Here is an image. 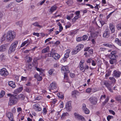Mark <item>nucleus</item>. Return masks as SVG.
Here are the masks:
<instances>
[{"instance_id": "nucleus-9", "label": "nucleus", "mask_w": 121, "mask_h": 121, "mask_svg": "<svg viewBox=\"0 0 121 121\" xmlns=\"http://www.w3.org/2000/svg\"><path fill=\"white\" fill-rule=\"evenodd\" d=\"M74 115L75 118L78 119V120H81V121H86L84 117L80 114L75 113H74Z\"/></svg>"}, {"instance_id": "nucleus-64", "label": "nucleus", "mask_w": 121, "mask_h": 121, "mask_svg": "<svg viewBox=\"0 0 121 121\" xmlns=\"http://www.w3.org/2000/svg\"><path fill=\"white\" fill-rule=\"evenodd\" d=\"M99 22L101 24V26H103L105 23V22L103 20H101L99 21Z\"/></svg>"}, {"instance_id": "nucleus-16", "label": "nucleus", "mask_w": 121, "mask_h": 121, "mask_svg": "<svg viewBox=\"0 0 121 121\" xmlns=\"http://www.w3.org/2000/svg\"><path fill=\"white\" fill-rule=\"evenodd\" d=\"M82 109L86 114H88L90 113L89 110L86 108V105L84 104H82Z\"/></svg>"}, {"instance_id": "nucleus-53", "label": "nucleus", "mask_w": 121, "mask_h": 121, "mask_svg": "<svg viewBox=\"0 0 121 121\" xmlns=\"http://www.w3.org/2000/svg\"><path fill=\"white\" fill-rule=\"evenodd\" d=\"M5 59V56L1 54L0 56V59L2 61L4 60Z\"/></svg>"}, {"instance_id": "nucleus-55", "label": "nucleus", "mask_w": 121, "mask_h": 121, "mask_svg": "<svg viewBox=\"0 0 121 121\" xmlns=\"http://www.w3.org/2000/svg\"><path fill=\"white\" fill-rule=\"evenodd\" d=\"M54 71V69H50L48 71L49 74L50 75H51Z\"/></svg>"}, {"instance_id": "nucleus-40", "label": "nucleus", "mask_w": 121, "mask_h": 121, "mask_svg": "<svg viewBox=\"0 0 121 121\" xmlns=\"http://www.w3.org/2000/svg\"><path fill=\"white\" fill-rule=\"evenodd\" d=\"M91 91H92V88H87L86 90V92L88 93H90Z\"/></svg>"}, {"instance_id": "nucleus-50", "label": "nucleus", "mask_w": 121, "mask_h": 121, "mask_svg": "<svg viewBox=\"0 0 121 121\" xmlns=\"http://www.w3.org/2000/svg\"><path fill=\"white\" fill-rule=\"evenodd\" d=\"M35 68L36 69L37 71L40 72H41L43 71V69H42L38 68L36 66L35 67Z\"/></svg>"}, {"instance_id": "nucleus-45", "label": "nucleus", "mask_w": 121, "mask_h": 121, "mask_svg": "<svg viewBox=\"0 0 121 121\" xmlns=\"http://www.w3.org/2000/svg\"><path fill=\"white\" fill-rule=\"evenodd\" d=\"M88 38V36L86 35H83V37H81V39H82V40L85 41Z\"/></svg>"}, {"instance_id": "nucleus-43", "label": "nucleus", "mask_w": 121, "mask_h": 121, "mask_svg": "<svg viewBox=\"0 0 121 121\" xmlns=\"http://www.w3.org/2000/svg\"><path fill=\"white\" fill-rule=\"evenodd\" d=\"M58 12H56L55 14V17H61L62 16V14L61 13H59L57 15V14H58Z\"/></svg>"}, {"instance_id": "nucleus-35", "label": "nucleus", "mask_w": 121, "mask_h": 121, "mask_svg": "<svg viewBox=\"0 0 121 121\" xmlns=\"http://www.w3.org/2000/svg\"><path fill=\"white\" fill-rule=\"evenodd\" d=\"M18 43V41H14V42L13 43L11 44V45L13 47H15L16 48V47Z\"/></svg>"}, {"instance_id": "nucleus-4", "label": "nucleus", "mask_w": 121, "mask_h": 121, "mask_svg": "<svg viewBox=\"0 0 121 121\" xmlns=\"http://www.w3.org/2000/svg\"><path fill=\"white\" fill-rule=\"evenodd\" d=\"M48 56L49 57L52 56L55 60H57L60 57V56L58 53H54L51 51V53H48Z\"/></svg>"}, {"instance_id": "nucleus-1", "label": "nucleus", "mask_w": 121, "mask_h": 121, "mask_svg": "<svg viewBox=\"0 0 121 121\" xmlns=\"http://www.w3.org/2000/svg\"><path fill=\"white\" fill-rule=\"evenodd\" d=\"M7 95L8 96L10 97L8 103L9 105L11 106L16 104L18 101V95L9 93L7 94Z\"/></svg>"}, {"instance_id": "nucleus-31", "label": "nucleus", "mask_w": 121, "mask_h": 121, "mask_svg": "<svg viewBox=\"0 0 121 121\" xmlns=\"http://www.w3.org/2000/svg\"><path fill=\"white\" fill-rule=\"evenodd\" d=\"M56 9L57 7L56 6L54 5L51 8L50 10V11L52 13L53 11L56 10Z\"/></svg>"}, {"instance_id": "nucleus-24", "label": "nucleus", "mask_w": 121, "mask_h": 121, "mask_svg": "<svg viewBox=\"0 0 121 121\" xmlns=\"http://www.w3.org/2000/svg\"><path fill=\"white\" fill-rule=\"evenodd\" d=\"M32 25L34 26H37L40 28H41L42 27V26H41L39 25V22H35L33 23Z\"/></svg>"}, {"instance_id": "nucleus-11", "label": "nucleus", "mask_w": 121, "mask_h": 121, "mask_svg": "<svg viewBox=\"0 0 121 121\" xmlns=\"http://www.w3.org/2000/svg\"><path fill=\"white\" fill-rule=\"evenodd\" d=\"M104 85L107 87L108 90L112 93L113 92V91L112 89V86L111 85L107 82H105L104 83Z\"/></svg>"}, {"instance_id": "nucleus-54", "label": "nucleus", "mask_w": 121, "mask_h": 121, "mask_svg": "<svg viewBox=\"0 0 121 121\" xmlns=\"http://www.w3.org/2000/svg\"><path fill=\"white\" fill-rule=\"evenodd\" d=\"M58 25L59 27V30H61L63 29V27L62 26L61 24L59 22L58 23Z\"/></svg>"}, {"instance_id": "nucleus-37", "label": "nucleus", "mask_w": 121, "mask_h": 121, "mask_svg": "<svg viewBox=\"0 0 121 121\" xmlns=\"http://www.w3.org/2000/svg\"><path fill=\"white\" fill-rule=\"evenodd\" d=\"M13 48H12L10 47L8 51V53L9 54L11 53L12 52H14L15 50Z\"/></svg>"}, {"instance_id": "nucleus-42", "label": "nucleus", "mask_w": 121, "mask_h": 121, "mask_svg": "<svg viewBox=\"0 0 121 121\" xmlns=\"http://www.w3.org/2000/svg\"><path fill=\"white\" fill-rule=\"evenodd\" d=\"M6 36H7L6 34H4V35L1 38V42H3L6 39Z\"/></svg>"}, {"instance_id": "nucleus-19", "label": "nucleus", "mask_w": 121, "mask_h": 121, "mask_svg": "<svg viewBox=\"0 0 121 121\" xmlns=\"http://www.w3.org/2000/svg\"><path fill=\"white\" fill-rule=\"evenodd\" d=\"M7 48V45L4 44L0 47V51L2 52L5 51Z\"/></svg>"}, {"instance_id": "nucleus-3", "label": "nucleus", "mask_w": 121, "mask_h": 121, "mask_svg": "<svg viewBox=\"0 0 121 121\" xmlns=\"http://www.w3.org/2000/svg\"><path fill=\"white\" fill-rule=\"evenodd\" d=\"M57 86L56 83L55 82H52L50 85L49 90L50 91H52V90H53L55 91L54 92H55L57 91Z\"/></svg>"}, {"instance_id": "nucleus-20", "label": "nucleus", "mask_w": 121, "mask_h": 121, "mask_svg": "<svg viewBox=\"0 0 121 121\" xmlns=\"http://www.w3.org/2000/svg\"><path fill=\"white\" fill-rule=\"evenodd\" d=\"M84 47V45L82 44H79L76 46V49L79 52Z\"/></svg>"}, {"instance_id": "nucleus-17", "label": "nucleus", "mask_w": 121, "mask_h": 121, "mask_svg": "<svg viewBox=\"0 0 121 121\" xmlns=\"http://www.w3.org/2000/svg\"><path fill=\"white\" fill-rule=\"evenodd\" d=\"M113 76L116 77L117 78L119 77L121 75V72L119 71L116 70L114 71L113 73Z\"/></svg>"}, {"instance_id": "nucleus-23", "label": "nucleus", "mask_w": 121, "mask_h": 121, "mask_svg": "<svg viewBox=\"0 0 121 121\" xmlns=\"http://www.w3.org/2000/svg\"><path fill=\"white\" fill-rule=\"evenodd\" d=\"M8 84L9 86L12 87L13 88H15L16 86L15 83L12 81H10L9 82Z\"/></svg>"}, {"instance_id": "nucleus-46", "label": "nucleus", "mask_w": 121, "mask_h": 121, "mask_svg": "<svg viewBox=\"0 0 121 121\" xmlns=\"http://www.w3.org/2000/svg\"><path fill=\"white\" fill-rule=\"evenodd\" d=\"M78 51L76 49L75 50H73L72 52V54L73 55H75L76 54Z\"/></svg>"}, {"instance_id": "nucleus-38", "label": "nucleus", "mask_w": 121, "mask_h": 121, "mask_svg": "<svg viewBox=\"0 0 121 121\" xmlns=\"http://www.w3.org/2000/svg\"><path fill=\"white\" fill-rule=\"evenodd\" d=\"M109 79L113 83H114L116 82V79L113 77H110L109 78Z\"/></svg>"}, {"instance_id": "nucleus-47", "label": "nucleus", "mask_w": 121, "mask_h": 121, "mask_svg": "<svg viewBox=\"0 0 121 121\" xmlns=\"http://www.w3.org/2000/svg\"><path fill=\"white\" fill-rule=\"evenodd\" d=\"M116 61V59H111L110 60V62L111 64H113L114 62Z\"/></svg>"}, {"instance_id": "nucleus-58", "label": "nucleus", "mask_w": 121, "mask_h": 121, "mask_svg": "<svg viewBox=\"0 0 121 121\" xmlns=\"http://www.w3.org/2000/svg\"><path fill=\"white\" fill-rule=\"evenodd\" d=\"M86 5L90 7L89 8L91 9H93L94 8V7L92 6V5L89 4H86Z\"/></svg>"}, {"instance_id": "nucleus-15", "label": "nucleus", "mask_w": 121, "mask_h": 121, "mask_svg": "<svg viewBox=\"0 0 121 121\" xmlns=\"http://www.w3.org/2000/svg\"><path fill=\"white\" fill-rule=\"evenodd\" d=\"M6 115L10 121H14L13 115L11 112H8L6 113Z\"/></svg>"}, {"instance_id": "nucleus-2", "label": "nucleus", "mask_w": 121, "mask_h": 121, "mask_svg": "<svg viewBox=\"0 0 121 121\" xmlns=\"http://www.w3.org/2000/svg\"><path fill=\"white\" fill-rule=\"evenodd\" d=\"M16 33L14 31H9L7 33L6 39L8 41H11L16 36Z\"/></svg>"}, {"instance_id": "nucleus-5", "label": "nucleus", "mask_w": 121, "mask_h": 121, "mask_svg": "<svg viewBox=\"0 0 121 121\" xmlns=\"http://www.w3.org/2000/svg\"><path fill=\"white\" fill-rule=\"evenodd\" d=\"M0 74L2 76L5 77L8 75L9 73L5 68H3L0 70Z\"/></svg>"}, {"instance_id": "nucleus-8", "label": "nucleus", "mask_w": 121, "mask_h": 121, "mask_svg": "<svg viewBox=\"0 0 121 121\" xmlns=\"http://www.w3.org/2000/svg\"><path fill=\"white\" fill-rule=\"evenodd\" d=\"M80 11H76L74 13L76 15L72 19V22H75L80 17Z\"/></svg>"}, {"instance_id": "nucleus-21", "label": "nucleus", "mask_w": 121, "mask_h": 121, "mask_svg": "<svg viewBox=\"0 0 121 121\" xmlns=\"http://www.w3.org/2000/svg\"><path fill=\"white\" fill-rule=\"evenodd\" d=\"M34 77L35 78H36L38 81H41L42 79V77L40 76L38 73L35 74Z\"/></svg>"}, {"instance_id": "nucleus-56", "label": "nucleus", "mask_w": 121, "mask_h": 121, "mask_svg": "<svg viewBox=\"0 0 121 121\" xmlns=\"http://www.w3.org/2000/svg\"><path fill=\"white\" fill-rule=\"evenodd\" d=\"M117 26L118 30H121V22L118 24Z\"/></svg>"}, {"instance_id": "nucleus-34", "label": "nucleus", "mask_w": 121, "mask_h": 121, "mask_svg": "<svg viewBox=\"0 0 121 121\" xmlns=\"http://www.w3.org/2000/svg\"><path fill=\"white\" fill-rule=\"evenodd\" d=\"M103 45L104 46H107L109 48H113L114 47V46L109 43H104L103 44Z\"/></svg>"}, {"instance_id": "nucleus-22", "label": "nucleus", "mask_w": 121, "mask_h": 121, "mask_svg": "<svg viewBox=\"0 0 121 121\" xmlns=\"http://www.w3.org/2000/svg\"><path fill=\"white\" fill-rule=\"evenodd\" d=\"M23 23V21L20 20L16 22L15 23V24L17 26L21 27Z\"/></svg>"}, {"instance_id": "nucleus-7", "label": "nucleus", "mask_w": 121, "mask_h": 121, "mask_svg": "<svg viewBox=\"0 0 121 121\" xmlns=\"http://www.w3.org/2000/svg\"><path fill=\"white\" fill-rule=\"evenodd\" d=\"M117 51H112L111 53L109 55V57L111 59H116L118 57L116 55Z\"/></svg>"}, {"instance_id": "nucleus-13", "label": "nucleus", "mask_w": 121, "mask_h": 121, "mask_svg": "<svg viewBox=\"0 0 121 121\" xmlns=\"http://www.w3.org/2000/svg\"><path fill=\"white\" fill-rule=\"evenodd\" d=\"M61 71L62 72L64 73H68L69 72V68L67 66H63L61 68Z\"/></svg>"}, {"instance_id": "nucleus-10", "label": "nucleus", "mask_w": 121, "mask_h": 121, "mask_svg": "<svg viewBox=\"0 0 121 121\" xmlns=\"http://www.w3.org/2000/svg\"><path fill=\"white\" fill-rule=\"evenodd\" d=\"M33 108L35 111L38 112L40 111L42 109L40 105L37 104H35L33 105Z\"/></svg>"}, {"instance_id": "nucleus-18", "label": "nucleus", "mask_w": 121, "mask_h": 121, "mask_svg": "<svg viewBox=\"0 0 121 121\" xmlns=\"http://www.w3.org/2000/svg\"><path fill=\"white\" fill-rule=\"evenodd\" d=\"M84 62V60H81L80 62L79 67L81 70H82L84 69V67L83 66V64Z\"/></svg>"}, {"instance_id": "nucleus-30", "label": "nucleus", "mask_w": 121, "mask_h": 121, "mask_svg": "<svg viewBox=\"0 0 121 121\" xmlns=\"http://www.w3.org/2000/svg\"><path fill=\"white\" fill-rule=\"evenodd\" d=\"M100 3H98V4H96V5L94 7V8L95 9V10L98 11L99 9V8L100 7V6L99 5Z\"/></svg>"}, {"instance_id": "nucleus-39", "label": "nucleus", "mask_w": 121, "mask_h": 121, "mask_svg": "<svg viewBox=\"0 0 121 121\" xmlns=\"http://www.w3.org/2000/svg\"><path fill=\"white\" fill-rule=\"evenodd\" d=\"M69 116V114L67 112L64 113L62 114L61 116L62 118H64L65 116Z\"/></svg>"}, {"instance_id": "nucleus-27", "label": "nucleus", "mask_w": 121, "mask_h": 121, "mask_svg": "<svg viewBox=\"0 0 121 121\" xmlns=\"http://www.w3.org/2000/svg\"><path fill=\"white\" fill-rule=\"evenodd\" d=\"M49 50V46H47L46 48L43 49L42 51V53H45L48 52Z\"/></svg>"}, {"instance_id": "nucleus-52", "label": "nucleus", "mask_w": 121, "mask_h": 121, "mask_svg": "<svg viewBox=\"0 0 121 121\" xmlns=\"http://www.w3.org/2000/svg\"><path fill=\"white\" fill-rule=\"evenodd\" d=\"M27 79V77H24L23 76H22L21 77V80L22 81H26Z\"/></svg>"}, {"instance_id": "nucleus-44", "label": "nucleus", "mask_w": 121, "mask_h": 121, "mask_svg": "<svg viewBox=\"0 0 121 121\" xmlns=\"http://www.w3.org/2000/svg\"><path fill=\"white\" fill-rule=\"evenodd\" d=\"M47 112V110L46 108H44L43 110L42 113L44 115H45L46 114Z\"/></svg>"}, {"instance_id": "nucleus-57", "label": "nucleus", "mask_w": 121, "mask_h": 121, "mask_svg": "<svg viewBox=\"0 0 121 121\" xmlns=\"http://www.w3.org/2000/svg\"><path fill=\"white\" fill-rule=\"evenodd\" d=\"M88 52L89 54H92L93 53V50L92 49H90L88 51Z\"/></svg>"}, {"instance_id": "nucleus-36", "label": "nucleus", "mask_w": 121, "mask_h": 121, "mask_svg": "<svg viewBox=\"0 0 121 121\" xmlns=\"http://www.w3.org/2000/svg\"><path fill=\"white\" fill-rule=\"evenodd\" d=\"M55 114V115L54 116V117L56 118V119H58L60 116L59 112H56Z\"/></svg>"}, {"instance_id": "nucleus-61", "label": "nucleus", "mask_w": 121, "mask_h": 121, "mask_svg": "<svg viewBox=\"0 0 121 121\" xmlns=\"http://www.w3.org/2000/svg\"><path fill=\"white\" fill-rule=\"evenodd\" d=\"M16 111V110L14 107H13V108L12 109L11 112L13 113H15Z\"/></svg>"}, {"instance_id": "nucleus-63", "label": "nucleus", "mask_w": 121, "mask_h": 121, "mask_svg": "<svg viewBox=\"0 0 121 121\" xmlns=\"http://www.w3.org/2000/svg\"><path fill=\"white\" fill-rule=\"evenodd\" d=\"M31 40V39H27L26 41H25L24 42H25L26 44V43H30Z\"/></svg>"}, {"instance_id": "nucleus-12", "label": "nucleus", "mask_w": 121, "mask_h": 121, "mask_svg": "<svg viewBox=\"0 0 121 121\" xmlns=\"http://www.w3.org/2000/svg\"><path fill=\"white\" fill-rule=\"evenodd\" d=\"M72 108L71 102L69 101L66 104V108L67 111H70Z\"/></svg>"}, {"instance_id": "nucleus-62", "label": "nucleus", "mask_w": 121, "mask_h": 121, "mask_svg": "<svg viewBox=\"0 0 121 121\" xmlns=\"http://www.w3.org/2000/svg\"><path fill=\"white\" fill-rule=\"evenodd\" d=\"M119 40L118 38H116L115 39V42L119 45Z\"/></svg>"}, {"instance_id": "nucleus-41", "label": "nucleus", "mask_w": 121, "mask_h": 121, "mask_svg": "<svg viewBox=\"0 0 121 121\" xmlns=\"http://www.w3.org/2000/svg\"><path fill=\"white\" fill-rule=\"evenodd\" d=\"M78 91L74 90L72 92V95L73 96H75L78 93Z\"/></svg>"}, {"instance_id": "nucleus-6", "label": "nucleus", "mask_w": 121, "mask_h": 121, "mask_svg": "<svg viewBox=\"0 0 121 121\" xmlns=\"http://www.w3.org/2000/svg\"><path fill=\"white\" fill-rule=\"evenodd\" d=\"M89 101L91 103L94 105L96 104L97 103V98L95 97H92L89 98Z\"/></svg>"}, {"instance_id": "nucleus-49", "label": "nucleus", "mask_w": 121, "mask_h": 121, "mask_svg": "<svg viewBox=\"0 0 121 121\" xmlns=\"http://www.w3.org/2000/svg\"><path fill=\"white\" fill-rule=\"evenodd\" d=\"M115 99L117 100L118 101H121V96H116L115 98Z\"/></svg>"}, {"instance_id": "nucleus-26", "label": "nucleus", "mask_w": 121, "mask_h": 121, "mask_svg": "<svg viewBox=\"0 0 121 121\" xmlns=\"http://www.w3.org/2000/svg\"><path fill=\"white\" fill-rule=\"evenodd\" d=\"M91 36L92 37H96L98 33V32H95V31L92 32H90Z\"/></svg>"}, {"instance_id": "nucleus-29", "label": "nucleus", "mask_w": 121, "mask_h": 121, "mask_svg": "<svg viewBox=\"0 0 121 121\" xmlns=\"http://www.w3.org/2000/svg\"><path fill=\"white\" fill-rule=\"evenodd\" d=\"M25 98V96L24 95L22 94H19V95H18V100H19V99L22 100H24Z\"/></svg>"}, {"instance_id": "nucleus-33", "label": "nucleus", "mask_w": 121, "mask_h": 121, "mask_svg": "<svg viewBox=\"0 0 121 121\" xmlns=\"http://www.w3.org/2000/svg\"><path fill=\"white\" fill-rule=\"evenodd\" d=\"M109 27L111 30H115V26L112 23H110L109 25Z\"/></svg>"}, {"instance_id": "nucleus-32", "label": "nucleus", "mask_w": 121, "mask_h": 121, "mask_svg": "<svg viewBox=\"0 0 121 121\" xmlns=\"http://www.w3.org/2000/svg\"><path fill=\"white\" fill-rule=\"evenodd\" d=\"M26 60L28 63H29L31 62L32 58L31 57L27 56L26 57Z\"/></svg>"}, {"instance_id": "nucleus-60", "label": "nucleus", "mask_w": 121, "mask_h": 121, "mask_svg": "<svg viewBox=\"0 0 121 121\" xmlns=\"http://www.w3.org/2000/svg\"><path fill=\"white\" fill-rule=\"evenodd\" d=\"M89 67L86 64L85 66L84 67V69L83 72H84L85 70L86 69H89Z\"/></svg>"}, {"instance_id": "nucleus-28", "label": "nucleus", "mask_w": 121, "mask_h": 121, "mask_svg": "<svg viewBox=\"0 0 121 121\" xmlns=\"http://www.w3.org/2000/svg\"><path fill=\"white\" fill-rule=\"evenodd\" d=\"M23 89V88L22 87H20L17 89H16L14 91V92L15 93H19L21 92Z\"/></svg>"}, {"instance_id": "nucleus-59", "label": "nucleus", "mask_w": 121, "mask_h": 121, "mask_svg": "<svg viewBox=\"0 0 121 121\" xmlns=\"http://www.w3.org/2000/svg\"><path fill=\"white\" fill-rule=\"evenodd\" d=\"M58 96L59 98L62 99H64V96L63 95L59 94V95H58Z\"/></svg>"}, {"instance_id": "nucleus-48", "label": "nucleus", "mask_w": 121, "mask_h": 121, "mask_svg": "<svg viewBox=\"0 0 121 121\" xmlns=\"http://www.w3.org/2000/svg\"><path fill=\"white\" fill-rule=\"evenodd\" d=\"M107 50V49L103 48H100L99 49V51L101 52H105Z\"/></svg>"}, {"instance_id": "nucleus-14", "label": "nucleus", "mask_w": 121, "mask_h": 121, "mask_svg": "<svg viewBox=\"0 0 121 121\" xmlns=\"http://www.w3.org/2000/svg\"><path fill=\"white\" fill-rule=\"evenodd\" d=\"M70 52V50L69 49H67L66 50V53L65 54L64 57L63 58V60L64 61H66V59L69 57Z\"/></svg>"}, {"instance_id": "nucleus-25", "label": "nucleus", "mask_w": 121, "mask_h": 121, "mask_svg": "<svg viewBox=\"0 0 121 121\" xmlns=\"http://www.w3.org/2000/svg\"><path fill=\"white\" fill-rule=\"evenodd\" d=\"M109 35V31H105L103 34V36L104 37L108 38Z\"/></svg>"}, {"instance_id": "nucleus-51", "label": "nucleus", "mask_w": 121, "mask_h": 121, "mask_svg": "<svg viewBox=\"0 0 121 121\" xmlns=\"http://www.w3.org/2000/svg\"><path fill=\"white\" fill-rule=\"evenodd\" d=\"M5 94V92L4 91H1L0 94V97H2Z\"/></svg>"}]
</instances>
